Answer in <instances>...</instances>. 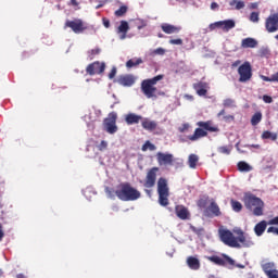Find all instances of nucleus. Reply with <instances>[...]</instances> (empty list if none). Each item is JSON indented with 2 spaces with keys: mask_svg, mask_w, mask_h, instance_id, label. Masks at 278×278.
Wrapping results in <instances>:
<instances>
[{
  "mask_svg": "<svg viewBox=\"0 0 278 278\" xmlns=\"http://www.w3.org/2000/svg\"><path fill=\"white\" fill-rule=\"evenodd\" d=\"M261 58H268L270 55V49L263 47L258 50Z\"/></svg>",
  "mask_w": 278,
  "mask_h": 278,
  "instance_id": "38",
  "label": "nucleus"
},
{
  "mask_svg": "<svg viewBox=\"0 0 278 278\" xmlns=\"http://www.w3.org/2000/svg\"><path fill=\"white\" fill-rule=\"evenodd\" d=\"M230 205H231L233 212H242V203H240L239 201L231 200Z\"/></svg>",
  "mask_w": 278,
  "mask_h": 278,
  "instance_id": "34",
  "label": "nucleus"
},
{
  "mask_svg": "<svg viewBox=\"0 0 278 278\" xmlns=\"http://www.w3.org/2000/svg\"><path fill=\"white\" fill-rule=\"evenodd\" d=\"M273 80L278 83V73L273 74Z\"/></svg>",
  "mask_w": 278,
  "mask_h": 278,
  "instance_id": "61",
  "label": "nucleus"
},
{
  "mask_svg": "<svg viewBox=\"0 0 278 278\" xmlns=\"http://www.w3.org/2000/svg\"><path fill=\"white\" fill-rule=\"evenodd\" d=\"M161 29L162 31H164V34H179L181 31V27L180 26H175L173 24H168V23H163L161 25Z\"/></svg>",
  "mask_w": 278,
  "mask_h": 278,
  "instance_id": "19",
  "label": "nucleus"
},
{
  "mask_svg": "<svg viewBox=\"0 0 278 278\" xmlns=\"http://www.w3.org/2000/svg\"><path fill=\"white\" fill-rule=\"evenodd\" d=\"M265 27L268 34L278 31V13L270 14L265 21Z\"/></svg>",
  "mask_w": 278,
  "mask_h": 278,
  "instance_id": "15",
  "label": "nucleus"
},
{
  "mask_svg": "<svg viewBox=\"0 0 278 278\" xmlns=\"http://www.w3.org/2000/svg\"><path fill=\"white\" fill-rule=\"evenodd\" d=\"M99 53H101L100 48L91 49L88 51V58L94 60V55H99Z\"/></svg>",
  "mask_w": 278,
  "mask_h": 278,
  "instance_id": "39",
  "label": "nucleus"
},
{
  "mask_svg": "<svg viewBox=\"0 0 278 278\" xmlns=\"http://www.w3.org/2000/svg\"><path fill=\"white\" fill-rule=\"evenodd\" d=\"M116 77V67H113L109 73V79H114Z\"/></svg>",
  "mask_w": 278,
  "mask_h": 278,
  "instance_id": "50",
  "label": "nucleus"
},
{
  "mask_svg": "<svg viewBox=\"0 0 278 278\" xmlns=\"http://www.w3.org/2000/svg\"><path fill=\"white\" fill-rule=\"evenodd\" d=\"M125 121L127 125H138L142 121L141 115H136L135 113H129L126 115Z\"/></svg>",
  "mask_w": 278,
  "mask_h": 278,
  "instance_id": "23",
  "label": "nucleus"
},
{
  "mask_svg": "<svg viewBox=\"0 0 278 278\" xmlns=\"http://www.w3.org/2000/svg\"><path fill=\"white\" fill-rule=\"evenodd\" d=\"M185 99H188V101H194V96L185 94Z\"/></svg>",
  "mask_w": 278,
  "mask_h": 278,
  "instance_id": "60",
  "label": "nucleus"
},
{
  "mask_svg": "<svg viewBox=\"0 0 278 278\" xmlns=\"http://www.w3.org/2000/svg\"><path fill=\"white\" fill-rule=\"evenodd\" d=\"M224 108H236V100L227 98L223 102Z\"/></svg>",
  "mask_w": 278,
  "mask_h": 278,
  "instance_id": "37",
  "label": "nucleus"
},
{
  "mask_svg": "<svg viewBox=\"0 0 278 278\" xmlns=\"http://www.w3.org/2000/svg\"><path fill=\"white\" fill-rule=\"evenodd\" d=\"M157 194H159V203L163 207L168 205V197H169V189H168V180L166 178L161 177L157 180Z\"/></svg>",
  "mask_w": 278,
  "mask_h": 278,
  "instance_id": "8",
  "label": "nucleus"
},
{
  "mask_svg": "<svg viewBox=\"0 0 278 278\" xmlns=\"http://www.w3.org/2000/svg\"><path fill=\"white\" fill-rule=\"evenodd\" d=\"M243 203L254 216H264V201L253 193H245Z\"/></svg>",
  "mask_w": 278,
  "mask_h": 278,
  "instance_id": "4",
  "label": "nucleus"
},
{
  "mask_svg": "<svg viewBox=\"0 0 278 278\" xmlns=\"http://www.w3.org/2000/svg\"><path fill=\"white\" fill-rule=\"evenodd\" d=\"M105 149H108V143H106L105 140H102V141L100 142V144L98 146V150H99V151H105Z\"/></svg>",
  "mask_w": 278,
  "mask_h": 278,
  "instance_id": "42",
  "label": "nucleus"
},
{
  "mask_svg": "<svg viewBox=\"0 0 278 278\" xmlns=\"http://www.w3.org/2000/svg\"><path fill=\"white\" fill-rule=\"evenodd\" d=\"M264 103H273V97L270 96H263Z\"/></svg>",
  "mask_w": 278,
  "mask_h": 278,
  "instance_id": "51",
  "label": "nucleus"
},
{
  "mask_svg": "<svg viewBox=\"0 0 278 278\" xmlns=\"http://www.w3.org/2000/svg\"><path fill=\"white\" fill-rule=\"evenodd\" d=\"M197 164H199V155L190 154L188 157L189 168H197Z\"/></svg>",
  "mask_w": 278,
  "mask_h": 278,
  "instance_id": "29",
  "label": "nucleus"
},
{
  "mask_svg": "<svg viewBox=\"0 0 278 278\" xmlns=\"http://www.w3.org/2000/svg\"><path fill=\"white\" fill-rule=\"evenodd\" d=\"M155 144L151 143V141H146L141 148L142 151H155Z\"/></svg>",
  "mask_w": 278,
  "mask_h": 278,
  "instance_id": "36",
  "label": "nucleus"
},
{
  "mask_svg": "<svg viewBox=\"0 0 278 278\" xmlns=\"http://www.w3.org/2000/svg\"><path fill=\"white\" fill-rule=\"evenodd\" d=\"M154 53L156 55H164V53H166V50L164 48H157L156 50H154Z\"/></svg>",
  "mask_w": 278,
  "mask_h": 278,
  "instance_id": "49",
  "label": "nucleus"
},
{
  "mask_svg": "<svg viewBox=\"0 0 278 278\" xmlns=\"http://www.w3.org/2000/svg\"><path fill=\"white\" fill-rule=\"evenodd\" d=\"M198 207L203 211V216L205 218H215L218 216H223V212L220 211V206L216 203V200L210 198V195H203L197 202Z\"/></svg>",
  "mask_w": 278,
  "mask_h": 278,
  "instance_id": "2",
  "label": "nucleus"
},
{
  "mask_svg": "<svg viewBox=\"0 0 278 278\" xmlns=\"http://www.w3.org/2000/svg\"><path fill=\"white\" fill-rule=\"evenodd\" d=\"M157 173H160V167H152L148 170L146 175V180L143 186L146 188H154L155 181H157Z\"/></svg>",
  "mask_w": 278,
  "mask_h": 278,
  "instance_id": "13",
  "label": "nucleus"
},
{
  "mask_svg": "<svg viewBox=\"0 0 278 278\" xmlns=\"http://www.w3.org/2000/svg\"><path fill=\"white\" fill-rule=\"evenodd\" d=\"M193 90H195L199 97H205L207 94V90L210 85L205 81H198L192 85Z\"/></svg>",
  "mask_w": 278,
  "mask_h": 278,
  "instance_id": "17",
  "label": "nucleus"
},
{
  "mask_svg": "<svg viewBox=\"0 0 278 278\" xmlns=\"http://www.w3.org/2000/svg\"><path fill=\"white\" fill-rule=\"evenodd\" d=\"M86 73H87V75H90L91 77L93 75H103V73H105V63L104 62L101 63L99 61L90 63L86 67Z\"/></svg>",
  "mask_w": 278,
  "mask_h": 278,
  "instance_id": "12",
  "label": "nucleus"
},
{
  "mask_svg": "<svg viewBox=\"0 0 278 278\" xmlns=\"http://www.w3.org/2000/svg\"><path fill=\"white\" fill-rule=\"evenodd\" d=\"M267 233H275V236H278V228L271 226L267 229Z\"/></svg>",
  "mask_w": 278,
  "mask_h": 278,
  "instance_id": "47",
  "label": "nucleus"
},
{
  "mask_svg": "<svg viewBox=\"0 0 278 278\" xmlns=\"http://www.w3.org/2000/svg\"><path fill=\"white\" fill-rule=\"evenodd\" d=\"M118 118V115L116 112L109 113L108 117L103 121V127L108 134H116L118 131V126H116V121Z\"/></svg>",
  "mask_w": 278,
  "mask_h": 278,
  "instance_id": "10",
  "label": "nucleus"
},
{
  "mask_svg": "<svg viewBox=\"0 0 278 278\" xmlns=\"http://www.w3.org/2000/svg\"><path fill=\"white\" fill-rule=\"evenodd\" d=\"M16 278H27L25 275H23V274H18L17 276H16Z\"/></svg>",
  "mask_w": 278,
  "mask_h": 278,
  "instance_id": "63",
  "label": "nucleus"
},
{
  "mask_svg": "<svg viewBox=\"0 0 278 278\" xmlns=\"http://www.w3.org/2000/svg\"><path fill=\"white\" fill-rule=\"evenodd\" d=\"M169 45H184V40H181V39H170Z\"/></svg>",
  "mask_w": 278,
  "mask_h": 278,
  "instance_id": "48",
  "label": "nucleus"
},
{
  "mask_svg": "<svg viewBox=\"0 0 278 278\" xmlns=\"http://www.w3.org/2000/svg\"><path fill=\"white\" fill-rule=\"evenodd\" d=\"M197 125L200 128H195L193 135H190L188 137V140H190L191 142H197V140H200V138H205L207 136V131H218V127L212 126L211 121L198 122Z\"/></svg>",
  "mask_w": 278,
  "mask_h": 278,
  "instance_id": "5",
  "label": "nucleus"
},
{
  "mask_svg": "<svg viewBox=\"0 0 278 278\" xmlns=\"http://www.w3.org/2000/svg\"><path fill=\"white\" fill-rule=\"evenodd\" d=\"M266 227H268V222L261 220L254 226V233L257 237L264 236V231H266Z\"/></svg>",
  "mask_w": 278,
  "mask_h": 278,
  "instance_id": "21",
  "label": "nucleus"
},
{
  "mask_svg": "<svg viewBox=\"0 0 278 278\" xmlns=\"http://www.w3.org/2000/svg\"><path fill=\"white\" fill-rule=\"evenodd\" d=\"M102 23L106 29H110V20L108 17H103Z\"/></svg>",
  "mask_w": 278,
  "mask_h": 278,
  "instance_id": "52",
  "label": "nucleus"
},
{
  "mask_svg": "<svg viewBox=\"0 0 278 278\" xmlns=\"http://www.w3.org/2000/svg\"><path fill=\"white\" fill-rule=\"evenodd\" d=\"M190 129V124H182V126L179 128L180 134H184Z\"/></svg>",
  "mask_w": 278,
  "mask_h": 278,
  "instance_id": "46",
  "label": "nucleus"
},
{
  "mask_svg": "<svg viewBox=\"0 0 278 278\" xmlns=\"http://www.w3.org/2000/svg\"><path fill=\"white\" fill-rule=\"evenodd\" d=\"M129 31V23L122 21L117 28V34H122L121 39L125 40L127 38V33Z\"/></svg>",
  "mask_w": 278,
  "mask_h": 278,
  "instance_id": "25",
  "label": "nucleus"
},
{
  "mask_svg": "<svg viewBox=\"0 0 278 278\" xmlns=\"http://www.w3.org/2000/svg\"><path fill=\"white\" fill-rule=\"evenodd\" d=\"M115 195L119 201H138L141 197L140 191L129 182H121L115 190Z\"/></svg>",
  "mask_w": 278,
  "mask_h": 278,
  "instance_id": "3",
  "label": "nucleus"
},
{
  "mask_svg": "<svg viewBox=\"0 0 278 278\" xmlns=\"http://www.w3.org/2000/svg\"><path fill=\"white\" fill-rule=\"evenodd\" d=\"M258 7H260V4L257 2H252L250 4V10H257Z\"/></svg>",
  "mask_w": 278,
  "mask_h": 278,
  "instance_id": "56",
  "label": "nucleus"
},
{
  "mask_svg": "<svg viewBox=\"0 0 278 278\" xmlns=\"http://www.w3.org/2000/svg\"><path fill=\"white\" fill-rule=\"evenodd\" d=\"M211 10H218V3L212 2L211 3Z\"/></svg>",
  "mask_w": 278,
  "mask_h": 278,
  "instance_id": "59",
  "label": "nucleus"
},
{
  "mask_svg": "<svg viewBox=\"0 0 278 278\" xmlns=\"http://www.w3.org/2000/svg\"><path fill=\"white\" fill-rule=\"evenodd\" d=\"M244 5H245L244 1H242V0H231L229 2V7L230 8L235 7V10H243Z\"/></svg>",
  "mask_w": 278,
  "mask_h": 278,
  "instance_id": "30",
  "label": "nucleus"
},
{
  "mask_svg": "<svg viewBox=\"0 0 278 278\" xmlns=\"http://www.w3.org/2000/svg\"><path fill=\"white\" fill-rule=\"evenodd\" d=\"M71 1H72V5H75V7L79 5V3L77 2V0H71Z\"/></svg>",
  "mask_w": 278,
  "mask_h": 278,
  "instance_id": "62",
  "label": "nucleus"
},
{
  "mask_svg": "<svg viewBox=\"0 0 278 278\" xmlns=\"http://www.w3.org/2000/svg\"><path fill=\"white\" fill-rule=\"evenodd\" d=\"M224 121L226 123H233L236 121V117L233 115H226L224 116Z\"/></svg>",
  "mask_w": 278,
  "mask_h": 278,
  "instance_id": "44",
  "label": "nucleus"
},
{
  "mask_svg": "<svg viewBox=\"0 0 278 278\" xmlns=\"http://www.w3.org/2000/svg\"><path fill=\"white\" fill-rule=\"evenodd\" d=\"M219 238L226 244V247H230L231 249H250L255 244L251 238H247L244 236V231L239 230L238 237L233 236V232L228 229L219 230Z\"/></svg>",
  "mask_w": 278,
  "mask_h": 278,
  "instance_id": "1",
  "label": "nucleus"
},
{
  "mask_svg": "<svg viewBox=\"0 0 278 278\" xmlns=\"http://www.w3.org/2000/svg\"><path fill=\"white\" fill-rule=\"evenodd\" d=\"M250 21H251L252 23H260V13H257V12H252V13L250 14Z\"/></svg>",
  "mask_w": 278,
  "mask_h": 278,
  "instance_id": "41",
  "label": "nucleus"
},
{
  "mask_svg": "<svg viewBox=\"0 0 278 278\" xmlns=\"http://www.w3.org/2000/svg\"><path fill=\"white\" fill-rule=\"evenodd\" d=\"M241 47L242 49H255L257 47V40L251 37L244 38L241 41Z\"/></svg>",
  "mask_w": 278,
  "mask_h": 278,
  "instance_id": "24",
  "label": "nucleus"
},
{
  "mask_svg": "<svg viewBox=\"0 0 278 278\" xmlns=\"http://www.w3.org/2000/svg\"><path fill=\"white\" fill-rule=\"evenodd\" d=\"M262 79H263V81H275V80H273V75H271V77L262 76Z\"/></svg>",
  "mask_w": 278,
  "mask_h": 278,
  "instance_id": "58",
  "label": "nucleus"
},
{
  "mask_svg": "<svg viewBox=\"0 0 278 278\" xmlns=\"http://www.w3.org/2000/svg\"><path fill=\"white\" fill-rule=\"evenodd\" d=\"M268 278H278V270L276 269L275 271L269 273L267 276Z\"/></svg>",
  "mask_w": 278,
  "mask_h": 278,
  "instance_id": "54",
  "label": "nucleus"
},
{
  "mask_svg": "<svg viewBox=\"0 0 278 278\" xmlns=\"http://www.w3.org/2000/svg\"><path fill=\"white\" fill-rule=\"evenodd\" d=\"M127 14V7L122 5L118 10L115 11V16H125Z\"/></svg>",
  "mask_w": 278,
  "mask_h": 278,
  "instance_id": "40",
  "label": "nucleus"
},
{
  "mask_svg": "<svg viewBox=\"0 0 278 278\" xmlns=\"http://www.w3.org/2000/svg\"><path fill=\"white\" fill-rule=\"evenodd\" d=\"M262 123V112H256L251 118V125L255 127V125H260Z\"/></svg>",
  "mask_w": 278,
  "mask_h": 278,
  "instance_id": "33",
  "label": "nucleus"
},
{
  "mask_svg": "<svg viewBox=\"0 0 278 278\" xmlns=\"http://www.w3.org/2000/svg\"><path fill=\"white\" fill-rule=\"evenodd\" d=\"M65 27H70V29H72L74 34H84V31L88 29V26L86 25V23H84L81 18H75L73 21L67 20L65 22Z\"/></svg>",
  "mask_w": 278,
  "mask_h": 278,
  "instance_id": "11",
  "label": "nucleus"
},
{
  "mask_svg": "<svg viewBox=\"0 0 278 278\" xmlns=\"http://www.w3.org/2000/svg\"><path fill=\"white\" fill-rule=\"evenodd\" d=\"M206 260L208 262H212L216 266H224L225 268H230L231 269L235 266L237 268H244V265H242V264H237L236 265V261H233V258H231V256H229L227 254H222V256H218V255L206 256Z\"/></svg>",
  "mask_w": 278,
  "mask_h": 278,
  "instance_id": "6",
  "label": "nucleus"
},
{
  "mask_svg": "<svg viewBox=\"0 0 278 278\" xmlns=\"http://www.w3.org/2000/svg\"><path fill=\"white\" fill-rule=\"evenodd\" d=\"M141 127H143L146 131H155V129H157V122L143 118L141 122Z\"/></svg>",
  "mask_w": 278,
  "mask_h": 278,
  "instance_id": "20",
  "label": "nucleus"
},
{
  "mask_svg": "<svg viewBox=\"0 0 278 278\" xmlns=\"http://www.w3.org/2000/svg\"><path fill=\"white\" fill-rule=\"evenodd\" d=\"M5 233L3 232V226L0 224V242L3 240Z\"/></svg>",
  "mask_w": 278,
  "mask_h": 278,
  "instance_id": "57",
  "label": "nucleus"
},
{
  "mask_svg": "<svg viewBox=\"0 0 278 278\" xmlns=\"http://www.w3.org/2000/svg\"><path fill=\"white\" fill-rule=\"evenodd\" d=\"M191 231H193V233H197V236H201V233H202V231H204V229L191 226Z\"/></svg>",
  "mask_w": 278,
  "mask_h": 278,
  "instance_id": "43",
  "label": "nucleus"
},
{
  "mask_svg": "<svg viewBox=\"0 0 278 278\" xmlns=\"http://www.w3.org/2000/svg\"><path fill=\"white\" fill-rule=\"evenodd\" d=\"M239 64H242V61H240V60L235 61V62L231 64V68H238V65H239Z\"/></svg>",
  "mask_w": 278,
  "mask_h": 278,
  "instance_id": "55",
  "label": "nucleus"
},
{
  "mask_svg": "<svg viewBox=\"0 0 278 278\" xmlns=\"http://www.w3.org/2000/svg\"><path fill=\"white\" fill-rule=\"evenodd\" d=\"M175 214L180 220H190V211L182 204L175 206Z\"/></svg>",
  "mask_w": 278,
  "mask_h": 278,
  "instance_id": "16",
  "label": "nucleus"
},
{
  "mask_svg": "<svg viewBox=\"0 0 278 278\" xmlns=\"http://www.w3.org/2000/svg\"><path fill=\"white\" fill-rule=\"evenodd\" d=\"M219 28L223 29V31H229L230 29H233V27H236V22L233 20L219 21Z\"/></svg>",
  "mask_w": 278,
  "mask_h": 278,
  "instance_id": "26",
  "label": "nucleus"
},
{
  "mask_svg": "<svg viewBox=\"0 0 278 278\" xmlns=\"http://www.w3.org/2000/svg\"><path fill=\"white\" fill-rule=\"evenodd\" d=\"M187 265L191 270H199L201 268V261L194 256H189L187 258Z\"/></svg>",
  "mask_w": 278,
  "mask_h": 278,
  "instance_id": "22",
  "label": "nucleus"
},
{
  "mask_svg": "<svg viewBox=\"0 0 278 278\" xmlns=\"http://www.w3.org/2000/svg\"><path fill=\"white\" fill-rule=\"evenodd\" d=\"M262 139L263 140H273V141H275V140H277V134L265 130L262 134Z\"/></svg>",
  "mask_w": 278,
  "mask_h": 278,
  "instance_id": "31",
  "label": "nucleus"
},
{
  "mask_svg": "<svg viewBox=\"0 0 278 278\" xmlns=\"http://www.w3.org/2000/svg\"><path fill=\"white\" fill-rule=\"evenodd\" d=\"M225 114V110H222L219 113H218V116H224Z\"/></svg>",
  "mask_w": 278,
  "mask_h": 278,
  "instance_id": "64",
  "label": "nucleus"
},
{
  "mask_svg": "<svg viewBox=\"0 0 278 278\" xmlns=\"http://www.w3.org/2000/svg\"><path fill=\"white\" fill-rule=\"evenodd\" d=\"M208 28L211 29V31H214V29H216V28H220V22H215V23L211 24L208 26Z\"/></svg>",
  "mask_w": 278,
  "mask_h": 278,
  "instance_id": "45",
  "label": "nucleus"
},
{
  "mask_svg": "<svg viewBox=\"0 0 278 278\" xmlns=\"http://www.w3.org/2000/svg\"><path fill=\"white\" fill-rule=\"evenodd\" d=\"M262 269L266 277L270 275V273H275L277 269L275 268V263L268 262L262 265Z\"/></svg>",
  "mask_w": 278,
  "mask_h": 278,
  "instance_id": "27",
  "label": "nucleus"
},
{
  "mask_svg": "<svg viewBox=\"0 0 278 278\" xmlns=\"http://www.w3.org/2000/svg\"><path fill=\"white\" fill-rule=\"evenodd\" d=\"M142 62H143L142 59H137V60L130 59L126 62V67L134 68V66H140Z\"/></svg>",
  "mask_w": 278,
  "mask_h": 278,
  "instance_id": "32",
  "label": "nucleus"
},
{
  "mask_svg": "<svg viewBox=\"0 0 278 278\" xmlns=\"http://www.w3.org/2000/svg\"><path fill=\"white\" fill-rule=\"evenodd\" d=\"M231 149H233L231 146H222L217 149V151L224 155H229L231 153Z\"/></svg>",
  "mask_w": 278,
  "mask_h": 278,
  "instance_id": "35",
  "label": "nucleus"
},
{
  "mask_svg": "<svg viewBox=\"0 0 278 278\" xmlns=\"http://www.w3.org/2000/svg\"><path fill=\"white\" fill-rule=\"evenodd\" d=\"M268 225H278V216L268 220Z\"/></svg>",
  "mask_w": 278,
  "mask_h": 278,
  "instance_id": "53",
  "label": "nucleus"
},
{
  "mask_svg": "<svg viewBox=\"0 0 278 278\" xmlns=\"http://www.w3.org/2000/svg\"><path fill=\"white\" fill-rule=\"evenodd\" d=\"M117 84L124 87H131L136 84V78H134V75H121L117 78Z\"/></svg>",
  "mask_w": 278,
  "mask_h": 278,
  "instance_id": "18",
  "label": "nucleus"
},
{
  "mask_svg": "<svg viewBox=\"0 0 278 278\" xmlns=\"http://www.w3.org/2000/svg\"><path fill=\"white\" fill-rule=\"evenodd\" d=\"M238 75L241 84L251 81V77H253V67H251V63L249 61H245L238 67Z\"/></svg>",
  "mask_w": 278,
  "mask_h": 278,
  "instance_id": "9",
  "label": "nucleus"
},
{
  "mask_svg": "<svg viewBox=\"0 0 278 278\" xmlns=\"http://www.w3.org/2000/svg\"><path fill=\"white\" fill-rule=\"evenodd\" d=\"M162 79H164V75H157L153 78L142 80L141 90L148 99H153V97H155V92L157 91L155 85L157 81H162Z\"/></svg>",
  "mask_w": 278,
  "mask_h": 278,
  "instance_id": "7",
  "label": "nucleus"
},
{
  "mask_svg": "<svg viewBox=\"0 0 278 278\" xmlns=\"http://www.w3.org/2000/svg\"><path fill=\"white\" fill-rule=\"evenodd\" d=\"M156 161L159 166H173L175 156L170 153L157 152Z\"/></svg>",
  "mask_w": 278,
  "mask_h": 278,
  "instance_id": "14",
  "label": "nucleus"
},
{
  "mask_svg": "<svg viewBox=\"0 0 278 278\" xmlns=\"http://www.w3.org/2000/svg\"><path fill=\"white\" fill-rule=\"evenodd\" d=\"M237 168L240 173H251V170H253V167H251V165L244 161H240L237 164Z\"/></svg>",
  "mask_w": 278,
  "mask_h": 278,
  "instance_id": "28",
  "label": "nucleus"
}]
</instances>
